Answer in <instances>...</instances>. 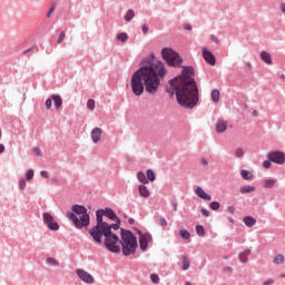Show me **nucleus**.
Wrapping results in <instances>:
<instances>
[{"label":"nucleus","mask_w":285,"mask_h":285,"mask_svg":"<svg viewBox=\"0 0 285 285\" xmlns=\"http://www.w3.org/2000/svg\"><path fill=\"white\" fill-rule=\"evenodd\" d=\"M159 77H166L164 62L155 60V58H146L141 62L140 68L131 76V92L136 97H141L145 90L149 95H157L161 83Z\"/></svg>","instance_id":"f257e3e1"},{"label":"nucleus","mask_w":285,"mask_h":285,"mask_svg":"<svg viewBox=\"0 0 285 285\" xmlns=\"http://www.w3.org/2000/svg\"><path fill=\"white\" fill-rule=\"evenodd\" d=\"M193 75V67H184L181 75L169 81L167 92L176 95L177 102L183 108H195L199 102V88Z\"/></svg>","instance_id":"f03ea898"},{"label":"nucleus","mask_w":285,"mask_h":285,"mask_svg":"<svg viewBox=\"0 0 285 285\" xmlns=\"http://www.w3.org/2000/svg\"><path fill=\"white\" fill-rule=\"evenodd\" d=\"M89 235L96 244H101V237H105L104 245L110 253H119V250H121V247L119 246V236L112 233L110 227H92L89 230Z\"/></svg>","instance_id":"7ed1b4c3"},{"label":"nucleus","mask_w":285,"mask_h":285,"mask_svg":"<svg viewBox=\"0 0 285 285\" xmlns=\"http://www.w3.org/2000/svg\"><path fill=\"white\" fill-rule=\"evenodd\" d=\"M72 212L67 213V217L72 222L76 228H88L90 226V215L88 209L81 205H73Z\"/></svg>","instance_id":"20e7f679"},{"label":"nucleus","mask_w":285,"mask_h":285,"mask_svg":"<svg viewBox=\"0 0 285 285\" xmlns=\"http://www.w3.org/2000/svg\"><path fill=\"white\" fill-rule=\"evenodd\" d=\"M122 254L127 257L129 255H135L137 250V237L130 230L121 229V240Z\"/></svg>","instance_id":"39448f33"},{"label":"nucleus","mask_w":285,"mask_h":285,"mask_svg":"<svg viewBox=\"0 0 285 285\" xmlns=\"http://www.w3.org/2000/svg\"><path fill=\"white\" fill-rule=\"evenodd\" d=\"M104 217H108V219H111V222H117L118 224H121V220H119V217H117V214L110 209H99L96 213V219L97 225L94 226V228H104V227H110V224L104 222Z\"/></svg>","instance_id":"423d86ee"},{"label":"nucleus","mask_w":285,"mask_h":285,"mask_svg":"<svg viewBox=\"0 0 285 285\" xmlns=\"http://www.w3.org/2000/svg\"><path fill=\"white\" fill-rule=\"evenodd\" d=\"M163 59L168 63V66H173L177 68V66H181V57L179 53L175 52V50L170 48H164L161 51Z\"/></svg>","instance_id":"0eeeda50"},{"label":"nucleus","mask_w":285,"mask_h":285,"mask_svg":"<svg viewBox=\"0 0 285 285\" xmlns=\"http://www.w3.org/2000/svg\"><path fill=\"white\" fill-rule=\"evenodd\" d=\"M42 219L43 224H46L50 230H59V224L55 222V218L50 213H45Z\"/></svg>","instance_id":"6e6552de"},{"label":"nucleus","mask_w":285,"mask_h":285,"mask_svg":"<svg viewBox=\"0 0 285 285\" xmlns=\"http://www.w3.org/2000/svg\"><path fill=\"white\" fill-rule=\"evenodd\" d=\"M138 235H139V246L142 250H147L148 249V244L150 242H153V235H150V233H141V230H138Z\"/></svg>","instance_id":"1a4fd4ad"},{"label":"nucleus","mask_w":285,"mask_h":285,"mask_svg":"<svg viewBox=\"0 0 285 285\" xmlns=\"http://www.w3.org/2000/svg\"><path fill=\"white\" fill-rule=\"evenodd\" d=\"M268 159L269 161L282 166L285 164V154L284 151H272L268 154Z\"/></svg>","instance_id":"9d476101"},{"label":"nucleus","mask_w":285,"mask_h":285,"mask_svg":"<svg viewBox=\"0 0 285 285\" xmlns=\"http://www.w3.org/2000/svg\"><path fill=\"white\" fill-rule=\"evenodd\" d=\"M76 274L85 284H95V277L83 269H77Z\"/></svg>","instance_id":"9b49d317"},{"label":"nucleus","mask_w":285,"mask_h":285,"mask_svg":"<svg viewBox=\"0 0 285 285\" xmlns=\"http://www.w3.org/2000/svg\"><path fill=\"white\" fill-rule=\"evenodd\" d=\"M203 57L209 66H215L217 62L215 55H213L212 51H209L206 47L203 48Z\"/></svg>","instance_id":"f8f14e48"},{"label":"nucleus","mask_w":285,"mask_h":285,"mask_svg":"<svg viewBox=\"0 0 285 285\" xmlns=\"http://www.w3.org/2000/svg\"><path fill=\"white\" fill-rule=\"evenodd\" d=\"M228 130V121L224 119H219L216 122V131L217 132H226Z\"/></svg>","instance_id":"ddd939ff"},{"label":"nucleus","mask_w":285,"mask_h":285,"mask_svg":"<svg viewBox=\"0 0 285 285\" xmlns=\"http://www.w3.org/2000/svg\"><path fill=\"white\" fill-rule=\"evenodd\" d=\"M196 195L197 197H200V199H204L205 202H210L213 199V197L206 194V191L202 187L196 188Z\"/></svg>","instance_id":"4468645a"},{"label":"nucleus","mask_w":285,"mask_h":285,"mask_svg":"<svg viewBox=\"0 0 285 285\" xmlns=\"http://www.w3.org/2000/svg\"><path fill=\"white\" fill-rule=\"evenodd\" d=\"M91 139L94 144H98V141H101V128L96 127L91 131Z\"/></svg>","instance_id":"2eb2a0df"},{"label":"nucleus","mask_w":285,"mask_h":285,"mask_svg":"<svg viewBox=\"0 0 285 285\" xmlns=\"http://www.w3.org/2000/svg\"><path fill=\"white\" fill-rule=\"evenodd\" d=\"M138 193H139L140 197H144L145 199H148V197H150V189H148V187H146V185H139Z\"/></svg>","instance_id":"dca6fc26"},{"label":"nucleus","mask_w":285,"mask_h":285,"mask_svg":"<svg viewBox=\"0 0 285 285\" xmlns=\"http://www.w3.org/2000/svg\"><path fill=\"white\" fill-rule=\"evenodd\" d=\"M261 59L264 61V63H267V66H273V58L267 51L261 52Z\"/></svg>","instance_id":"f3484780"},{"label":"nucleus","mask_w":285,"mask_h":285,"mask_svg":"<svg viewBox=\"0 0 285 285\" xmlns=\"http://www.w3.org/2000/svg\"><path fill=\"white\" fill-rule=\"evenodd\" d=\"M244 224H245V226H248V228H253V226H255V224H257V219H255L252 216H246L244 218Z\"/></svg>","instance_id":"a211bd4d"},{"label":"nucleus","mask_w":285,"mask_h":285,"mask_svg":"<svg viewBox=\"0 0 285 285\" xmlns=\"http://www.w3.org/2000/svg\"><path fill=\"white\" fill-rule=\"evenodd\" d=\"M250 249H246L245 252L240 253L238 258L242 264H246L248 262V256L250 255Z\"/></svg>","instance_id":"6ab92c4d"},{"label":"nucleus","mask_w":285,"mask_h":285,"mask_svg":"<svg viewBox=\"0 0 285 285\" xmlns=\"http://www.w3.org/2000/svg\"><path fill=\"white\" fill-rule=\"evenodd\" d=\"M51 99H52L57 109H59L63 104V100L61 99V96L52 95Z\"/></svg>","instance_id":"aec40b11"},{"label":"nucleus","mask_w":285,"mask_h":285,"mask_svg":"<svg viewBox=\"0 0 285 285\" xmlns=\"http://www.w3.org/2000/svg\"><path fill=\"white\" fill-rule=\"evenodd\" d=\"M242 195H246L248 193H255V186H250V185H247V186H243L239 188Z\"/></svg>","instance_id":"412c9836"},{"label":"nucleus","mask_w":285,"mask_h":285,"mask_svg":"<svg viewBox=\"0 0 285 285\" xmlns=\"http://www.w3.org/2000/svg\"><path fill=\"white\" fill-rule=\"evenodd\" d=\"M240 177L245 180H250L253 179V173H250V170L243 169L240 170Z\"/></svg>","instance_id":"4be33fe9"},{"label":"nucleus","mask_w":285,"mask_h":285,"mask_svg":"<svg viewBox=\"0 0 285 285\" xmlns=\"http://www.w3.org/2000/svg\"><path fill=\"white\" fill-rule=\"evenodd\" d=\"M219 97H220L219 90L214 89L212 91V100L214 101V104H219Z\"/></svg>","instance_id":"5701e85b"},{"label":"nucleus","mask_w":285,"mask_h":285,"mask_svg":"<svg viewBox=\"0 0 285 285\" xmlns=\"http://www.w3.org/2000/svg\"><path fill=\"white\" fill-rule=\"evenodd\" d=\"M137 179L140 184H148V178H146V174H144V171H138Z\"/></svg>","instance_id":"b1692460"},{"label":"nucleus","mask_w":285,"mask_h":285,"mask_svg":"<svg viewBox=\"0 0 285 285\" xmlns=\"http://www.w3.org/2000/svg\"><path fill=\"white\" fill-rule=\"evenodd\" d=\"M196 234L198 235V237H205L206 229H204V226L197 225L196 226Z\"/></svg>","instance_id":"393cba45"},{"label":"nucleus","mask_w":285,"mask_h":285,"mask_svg":"<svg viewBox=\"0 0 285 285\" xmlns=\"http://www.w3.org/2000/svg\"><path fill=\"white\" fill-rule=\"evenodd\" d=\"M135 19V11L129 9L125 16V21H132Z\"/></svg>","instance_id":"a878e982"},{"label":"nucleus","mask_w":285,"mask_h":285,"mask_svg":"<svg viewBox=\"0 0 285 285\" xmlns=\"http://www.w3.org/2000/svg\"><path fill=\"white\" fill-rule=\"evenodd\" d=\"M273 262L275 264H284L285 257H284V255L278 254V255L274 256Z\"/></svg>","instance_id":"bb28decb"},{"label":"nucleus","mask_w":285,"mask_h":285,"mask_svg":"<svg viewBox=\"0 0 285 285\" xmlns=\"http://www.w3.org/2000/svg\"><path fill=\"white\" fill-rule=\"evenodd\" d=\"M127 39H128V33H126V32L117 35V40L121 41V43H126Z\"/></svg>","instance_id":"cd10ccee"},{"label":"nucleus","mask_w":285,"mask_h":285,"mask_svg":"<svg viewBox=\"0 0 285 285\" xmlns=\"http://www.w3.org/2000/svg\"><path fill=\"white\" fill-rule=\"evenodd\" d=\"M275 184H277V179H267V180H265V185L264 186L266 188H274Z\"/></svg>","instance_id":"c85d7f7f"},{"label":"nucleus","mask_w":285,"mask_h":285,"mask_svg":"<svg viewBox=\"0 0 285 285\" xmlns=\"http://www.w3.org/2000/svg\"><path fill=\"white\" fill-rule=\"evenodd\" d=\"M179 235L183 239H190V232L187 229H180Z\"/></svg>","instance_id":"c756f323"},{"label":"nucleus","mask_w":285,"mask_h":285,"mask_svg":"<svg viewBox=\"0 0 285 285\" xmlns=\"http://www.w3.org/2000/svg\"><path fill=\"white\" fill-rule=\"evenodd\" d=\"M190 268V261H188V257L183 258V271H188Z\"/></svg>","instance_id":"7c9ffc66"},{"label":"nucleus","mask_w":285,"mask_h":285,"mask_svg":"<svg viewBox=\"0 0 285 285\" xmlns=\"http://www.w3.org/2000/svg\"><path fill=\"white\" fill-rule=\"evenodd\" d=\"M147 179L148 181H155V171L153 169L147 170Z\"/></svg>","instance_id":"2f4dec72"},{"label":"nucleus","mask_w":285,"mask_h":285,"mask_svg":"<svg viewBox=\"0 0 285 285\" xmlns=\"http://www.w3.org/2000/svg\"><path fill=\"white\" fill-rule=\"evenodd\" d=\"M47 264H49V266H59V262L52 257L47 258Z\"/></svg>","instance_id":"473e14b6"},{"label":"nucleus","mask_w":285,"mask_h":285,"mask_svg":"<svg viewBox=\"0 0 285 285\" xmlns=\"http://www.w3.org/2000/svg\"><path fill=\"white\" fill-rule=\"evenodd\" d=\"M219 207H220L219 202H212L210 205H209V208L212 210H217Z\"/></svg>","instance_id":"72a5a7b5"},{"label":"nucleus","mask_w":285,"mask_h":285,"mask_svg":"<svg viewBox=\"0 0 285 285\" xmlns=\"http://www.w3.org/2000/svg\"><path fill=\"white\" fill-rule=\"evenodd\" d=\"M150 279H151L153 284H159V282H160L159 275H157V274H151Z\"/></svg>","instance_id":"f704fd0d"},{"label":"nucleus","mask_w":285,"mask_h":285,"mask_svg":"<svg viewBox=\"0 0 285 285\" xmlns=\"http://www.w3.org/2000/svg\"><path fill=\"white\" fill-rule=\"evenodd\" d=\"M244 154L245 153H244V150L240 147L236 148L235 155H236V157H238V159L244 157Z\"/></svg>","instance_id":"c9c22d12"},{"label":"nucleus","mask_w":285,"mask_h":285,"mask_svg":"<svg viewBox=\"0 0 285 285\" xmlns=\"http://www.w3.org/2000/svg\"><path fill=\"white\" fill-rule=\"evenodd\" d=\"M26 177H27V180H28V181L32 180V178L35 177V170L29 169V170L27 171Z\"/></svg>","instance_id":"e433bc0d"},{"label":"nucleus","mask_w":285,"mask_h":285,"mask_svg":"<svg viewBox=\"0 0 285 285\" xmlns=\"http://www.w3.org/2000/svg\"><path fill=\"white\" fill-rule=\"evenodd\" d=\"M87 108H88L89 110H95V100H94V99H89V100L87 101Z\"/></svg>","instance_id":"4c0bfd02"},{"label":"nucleus","mask_w":285,"mask_h":285,"mask_svg":"<svg viewBox=\"0 0 285 285\" xmlns=\"http://www.w3.org/2000/svg\"><path fill=\"white\" fill-rule=\"evenodd\" d=\"M46 108H47V110H50L52 108V99L51 98H48L46 100Z\"/></svg>","instance_id":"58836bf2"},{"label":"nucleus","mask_w":285,"mask_h":285,"mask_svg":"<svg viewBox=\"0 0 285 285\" xmlns=\"http://www.w3.org/2000/svg\"><path fill=\"white\" fill-rule=\"evenodd\" d=\"M19 188H20V190H26V179L19 180Z\"/></svg>","instance_id":"ea45409f"},{"label":"nucleus","mask_w":285,"mask_h":285,"mask_svg":"<svg viewBox=\"0 0 285 285\" xmlns=\"http://www.w3.org/2000/svg\"><path fill=\"white\" fill-rule=\"evenodd\" d=\"M63 39H66V33L62 31L58 37V43H63Z\"/></svg>","instance_id":"a19ab883"},{"label":"nucleus","mask_w":285,"mask_h":285,"mask_svg":"<svg viewBox=\"0 0 285 285\" xmlns=\"http://www.w3.org/2000/svg\"><path fill=\"white\" fill-rule=\"evenodd\" d=\"M159 224L160 226H163V228H166L168 226V222L166 220V218H160Z\"/></svg>","instance_id":"79ce46f5"},{"label":"nucleus","mask_w":285,"mask_h":285,"mask_svg":"<svg viewBox=\"0 0 285 285\" xmlns=\"http://www.w3.org/2000/svg\"><path fill=\"white\" fill-rule=\"evenodd\" d=\"M110 230H119V223L109 225Z\"/></svg>","instance_id":"37998d69"},{"label":"nucleus","mask_w":285,"mask_h":285,"mask_svg":"<svg viewBox=\"0 0 285 285\" xmlns=\"http://www.w3.org/2000/svg\"><path fill=\"white\" fill-rule=\"evenodd\" d=\"M202 215H204V217H210V212H208V209H202L200 210Z\"/></svg>","instance_id":"c03bdc74"},{"label":"nucleus","mask_w":285,"mask_h":285,"mask_svg":"<svg viewBox=\"0 0 285 285\" xmlns=\"http://www.w3.org/2000/svg\"><path fill=\"white\" fill-rule=\"evenodd\" d=\"M52 12H55V6H52V7L49 9V11H48V13H47V19H50V17H52Z\"/></svg>","instance_id":"a18cd8bd"},{"label":"nucleus","mask_w":285,"mask_h":285,"mask_svg":"<svg viewBox=\"0 0 285 285\" xmlns=\"http://www.w3.org/2000/svg\"><path fill=\"white\" fill-rule=\"evenodd\" d=\"M33 153L35 155H37L38 157H41V149L39 147H35L33 148Z\"/></svg>","instance_id":"49530a36"},{"label":"nucleus","mask_w":285,"mask_h":285,"mask_svg":"<svg viewBox=\"0 0 285 285\" xmlns=\"http://www.w3.org/2000/svg\"><path fill=\"white\" fill-rule=\"evenodd\" d=\"M275 284V281L273 278H269L263 283V285H272Z\"/></svg>","instance_id":"de8ad7c7"},{"label":"nucleus","mask_w":285,"mask_h":285,"mask_svg":"<svg viewBox=\"0 0 285 285\" xmlns=\"http://www.w3.org/2000/svg\"><path fill=\"white\" fill-rule=\"evenodd\" d=\"M40 175H41V177H43L45 179H48L50 176L48 175V171H46V170H42L41 173H40Z\"/></svg>","instance_id":"09e8293b"},{"label":"nucleus","mask_w":285,"mask_h":285,"mask_svg":"<svg viewBox=\"0 0 285 285\" xmlns=\"http://www.w3.org/2000/svg\"><path fill=\"white\" fill-rule=\"evenodd\" d=\"M227 213H229L230 215H233L235 213V207L234 206H228L227 207Z\"/></svg>","instance_id":"8fccbe9b"},{"label":"nucleus","mask_w":285,"mask_h":285,"mask_svg":"<svg viewBox=\"0 0 285 285\" xmlns=\"http://www.w3.org/2000/svg\"><path fill=\"white\" fill-rule=\"evenodd\" d=\"M210 39L214 43H219V38H217L216 36H212Z\"/></svg>","instance_id":"3c124183"},{"label":"nucleus","mask_w":285,"mask_h":285,"mask_svg":"<svg viewBox=\"0 0 285 285\" xmlns=\"http://www.w3.org/2000/svg\"><path fill=\"white\" fill-rule=\"evenodd\" d=\"M142 32L144 35H148V24L142 26Z\"/></svg>","instance_id":"603ef678"},{"label":"nucleus","mask_w":285,"mask_h":285,"mask_svg":"<svg viewBox=\"0 0 285 285\" xmlns=\"http://www.w3.org/2000/svg\"><path fill=\"white\" fill-rule=\"evenodd\" d=\"M263 166H264V168H271V163H269V160H265V161L263 163Z\"/></svg>","instance_id":"864d4df0"},{"label":"nucleus","mask_w":285,"mask_h":285,"mask_svg":"<svg viewBox=\"0 0 285 285\" xmlns=\"http://www.w3.org/2000/svg\"><path fill=\"white\" fill-rule=\"evenodd\" d=\"M202 165L203 166H208V159H206V158H202Z\"/></svg>","instance_id":"5fc2aeb1"},{"label":"nucleus","mask_w":285,"mask_h":285,"mask_svg":"<svg viewBox=\"0 0 285 285\" xmlns=\"http://www.w3.org/2000/svg\"><path fill=\"white\" fill-rule=\"evenodd\" d=\"M4 150H6V146H3V144H0V155L1 153H4Z\"/></svg>","instance_id":"6e6d98bb"},{"label":"nucleus","mask_w":285,"mask_h":285,"mask_svg":"<svg viewBox=\"0 0 285 285\" xmlns=\"http://www.w3.org/2000/svg\"><path fill=\"white\" fill-rule=\"evenodd\" d=\"M185 30H193V26H190V24H187V26H185Z\"/></svg>","instance_id":"4d7b16f0"},{"label":"nucleus","mask_w":285,"mask_h":285,"mask_svg":"<svg viewBox=\"0 0 285 285\" xmlns=\"http://www.w3.org/2000/svg\"><path fill=\"white\" fill-rule=\"evenodd\" d=\"M281 10H282V12H284V14H285V3H282V4H281Z\"/></svg>","instance_id":"13d9d810"},{"label":"nucleus","mask_w":285,"mask_h":285,"mask_svg":"<svg viewBox=\"0 0 285 285\" xmlns=\"http://www.w3.org/2000/svg\"><path fill=\"white\" fill-rule=\"evenodd\" d=\"M257 115H259V112H257V110H254V111H253V116H254V117H257Z\"/></svg>","instance_id":"bf43d9fd"},{"label":"nucleus","mask_w":285,"mask_h":285,"mask_svg":"<svg viewBox=\"0 0 285 285\" xmlns=\"http://www.w3.org/2000/svg\"><path fill=\"white\" fill-rule=\"evenodd\" d=\"M228 220L230 222V224L235 223V219H233L232 217H229Z\"/></svg>","instance_id":"052dcab7"},{"label":"nucleus","mask_w":285,"mask_h":285,"mask_svg":"<svg viewBox=\"0 0 285 285\" xmlns=\"http://www.w3.org/2000/svg\"><path fill=\"white\" fill-rule=\"evenodd\" d=\"M174 210H177V203H174Z\"/></svg>","instance_id":"680f3d73"},{"label":"nucleus","mask_w":285,"mask_h":285,"mask_svg":"<svg viewBox=\"0 0 285 285\" xmlns=\"http://www.w3.org/2000/svg\"><path fill=\"white\" fill-rule=\"evenodd\" d=\"M27 52H30V49H28V50H24V51H23V55H26Z\"/></svg>","instance_id":"e2e57ef3"},{"label":"nucleus","mask_w":285,"mask_h":285,"mask_svg":"<svg viewBox=\"0 0 285 285\" xmlns=\"http://www.w3.org/2000/svg\"><path fill=\"white\" fill-rule=\"evenodd\" d=\"M281 277L284 278V277H285V274H282Z\"/></svg>","instance_id":"0e129e2a"},{"label":"nucleus","mask_w":285,"mask_h":285,"mask_svg":"<svg viewBox=\"0 0 285 285\" xmlns=\"http://www.w3.org/2000/svg\"><path fill=\"white\" fill-rule=\"evenodd\" d=\"M227 271H233V268L228 267Z\"/></svg>","instance_id":"69168bd1"}]
</instances>
